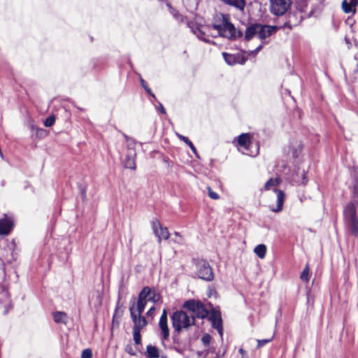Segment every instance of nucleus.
I'll return each mask as SVG.
<instances>
[{
    "label": "nucleus",
    "instance_id": "393cba45",
    "mask_svg": "<svg viewBox=\"0 0 358 358\" xmlns=\"http://www.w3.org/2000/svg\"><path fill=\"white\" fill-rule=\"evenodd\" d=\"M0 303H3L5 306L10 304L9 294L3 288L0 289Z\"/></svg>",
    "mask_w": 358,
    "mask_h": 358
},
{
    "label": "nucleus",
    "instance_id": "c756f323",
    "mask_svg": "<svg viewBox=\"0 0 358 358\" xmlns=\"http://www.w3.org/2000/svg\"><path fill=\"white\" fill-rule=\"evenodd\" d=\"M133 336L135 344L140 345L141 343V331L133 330Z\"/></svg>",
    "mask_w": 358,
    "mask_h": 358
},
{
    "label": "nucleus",
    "instance_id": "6e6552de",
    "mask_svg": "<svg viewBox=\"0 0 358 358\" xmlns=\"http://www.w3.org/2000/svg\"><path fill=\"white\" fill-rule=\"evenodd\" d=\"M196 273L198 276L203 280L206 281H211L214 278L212 268L209 264L204 261L200 260L196 262Z\"/></svg>",
    "mask_w": 358,
    "mask_h": 358
},
{
    "label": "nucleus",
    "instance_id": "7ed1b4c3",
    "mask_svg": "<svg viewBox=\"0 0 358 358\" xmlns=\"http://www.w3.org/2000/svg\"><path fill=\"white\" fill-rule=\"evenodd\" d=\"M159 299V295L155 289L145 287L139 293L136 303L135 302V310L143 313L148 301L155 303Z\"/></svg>",
    "mask_w": 358,
    "mask_h": 358
},
{
    "label": "nucleus",
    "instance_id": "58836bf2",
    "mask_svg": "<svg viewBox=\"0 0 358 358\" xmlns=\"http://www.w3.org/2000/svg\"><path fill=\"white\" fill-rule=\"evenodd\" d=\"M125 350L127 353L131 355H135L136 352L133 350L132 347L131 345H127L125 348Z\"/></svg>",
    "mask_w": 358,
    "mask_h": 358
},
{
    "label": "nucleus",
    "instance_id": "72a5a7b5",
    "mask_svg": "<svg viewBox=\"0 0 358 358\" xmlns=\"http://www.w3.org/2000/svg\"><path fill=\"white\" fill-rule=\"evenodd\" d=\"M273 338L268 339L257 340V348H262L272 341Z\"/></svg>",
    "mask_w": 358,
    "mask_h": 358
},
{
    "label": "nucleus",
    "instance_id": "b1692460",
    "mask_svg": "<svg viewBox=\"0 0 358 358\" xmlns=\"http://www.w3.org/2000/svg\"><path fill=\"white\" fill-rule=\"evenodd\" d=\"M53 318L55 322L57 323H66L67 320V315L64 312H55L53 313Z\"/></svg>",
    "mask_w": 358,
    "mask_h": 358
},
{
    "label": "nucleus",
    "instance_id": "9d476101",
    "mask_svg": "<svg viewBox=\"0 0 358 358\" xmlns=\"http://www.w3.org/2000/svg\"><path fill=\"white\" fill-rule=\"evenodd\" d=\"M152 229L159 243H161L162 239L167 240L170 236L168 229L162 227L159 221L156 219L152 221Z\"/></svg>",
    "mask_w": 358,
    "mask_h": 358
},
{
    "label": "nucleus",
    "instance_id": "f704fd0d",
    "mask_svg": "<svg viewBox=\"0 0 358 358\" xmlns=\"http://www.w3.org/2000/svg\"><path fill=\"white\" fill-rule=\"evenodd\" d=\"M92 352L90 349H85L83 351L81 358H92Z\"/></svg>",
    "mask_w": 358,
    "mask_h": 358
},
{
    "label": "nucleus",
    "instance_id": "2f4dec72",
    "mask_svg": "<svg viewBox=\"0 0 358 358\" xmlns=\"http://www.w3.org/2000/svg\"><path fill=\"white\" fill-rule=\"evenodd\" d=\"M55 122V117L54 115H52V116H50L49 117H48L45 120L44 125L47 127H51L52 125H53Z\"/></svg>",
    "mask_w": 358,
    "mask_h": 358
},
{
    "label": "nucleus",
    "instance_id": "dca6fc26",
    "mask_svg": "<svg viewBox=\"0 0 358 358\" xmlns=\"http://www.w3.org/2000/svg\"><path fill=\"white\" fill-rule=\"evenodd\" d=\"M103 301V292L101 290L94 291L90 298L89 303L94 308L98 309L101 307Z\"/></svg>",
    "mask_w": 358,
    "mask_h": 358
},
{
    "label": "nucleus",
    "instance_id": "cd10ccee",
    "mask_svg": "<svg viewBox=\"0 0 358 358\" xmlns=\"http://www.w3.org/2000/svg\"><path fill=\"white\" fill-rule=\"evenodd\" d=\"M309 271H310V268H309L308 265L307 264V265H306V266L304 267L303 270L302 271V272L300 275V278L302 281H304L306 282L309 281V279H310Z\"/></svg>",
    "mask_w": 358,
    "mask_h": 358
},
{
    "label": "nucleus",
    "instance_id": "f03ea898",
    "mask_svg": "<svg viewBox=\"0 0 358 358\" xmlns=\"http://www.w3.org/2000/svg\"><path fill=\"white\" fill-rule=\"evenodd\" d=\"M281 180L279 178H271L268 180L264 187V190L268 192V196L275 197L276 199V206L269 205V208L273 212H279L282 209L285 194L283 192L278 189Z\"/></svg>",
    "mask_w": 358,
    "mask_h": 358
},
{
    "label": "nucleus",
    "instance_id": "79ce46f5",
    "mask_svg": "<svg viewBox=\"0 0 358 358\" xmlns=\"http://www.w3.org/2000/svg\"><path fill=\"white\" fill-rule=\"evenodd\" d=\"M159 110H160V112L162 113H163V114L166 113V110L162 104H159Z\"/></svg>",
    "mask_w": 358,
    "mask_h": 358
},
{
    "label": "nucleus",
    "instance_id": "f8f14e48",
    "mask_svg": "<svg viewBox=\"0 0 358 358\" xmlns=\"http://www.w3.org/2000/svg\"><path fill=\"white\" fill-rule=\"evenodd\" d=\"M289 0H270L271 11L276 15H283L289 7Z\"/></svg>",
    "mask_w": 358,
    "mask_h": 358
},
{
    "label": "nucleus",
    "instance_id": "473e14b6",
    "mask_svg": "<svg viewBox=\"0 0 358 358\" xmlns=\"http://www.w3.org/2000/svg\"><path fill=\"white\" fill-rule=\"evenodd\" d=\"M302 115H303V112L302 110L299 108H295L293 111H292V116L294 117H296L298 118V120H301V118H302Z\"/></svg>",
    "mask_w": 358,
    "mask_h": 358
},
{
    "label": "nucleus",
    "instance_id": "4468645a",
    "mask_svg": "<svg viewBox=\"0 0 358 358\" xmlns=\"http://www.w3.org/2000/svg\"><path fill=\"white\" fill-rule=\"evenodd\" d=\"M159 327L161 330V339L162 341L167 340L169 337V329L168 327V320H167V312L164 308L163 310L162 314L160 317L159 322Z\"/></svg>",
    "mask_w": 358,
    "mask_h": 358
},
{
    "label": "nucleus",
    "instance_id": "39448f33",
    "mask_svg": "<svg viewBox=\"0 0 358 358\" xmlns=\"http://www.w3.org/2000/svg\"><path fill=\"white\" fill-rule=\"evenodd\" d=\"M344 218L350 231L355 236H358V220L357 218V210L353 203H348L343 211Z\"/></svg>",
    "mask_w": 358,
    "mask_h": 358
},
{
    "label": "nucleus",
    "instance_id": "c03bdc74",
    "mask_svg": "<svg viewBox=\"0 0 358 358\" xmlns=\"http://www.w3.org/2000/svg\"><path fill=\"white\" fill-rule=\"evenodd\" d=\"M206 358H210V357H209L208 353L206 355Z\"/></svg>",
    "mask_w": 358,
    "mask_h": 358
},
{
    "label": "nucleus",
    "instance_id": "2eb2a0df",
    "mask_svg": "<svg viewBox=\"0 0 358 358\" xmlns=\"http://www.w3.org/2000/svg\"><path fill=\"white\" fill-rule=\"evenodd\" d=\"M278 27L275 26L262 25L257 24V37L264 40L269 37L273 33L276 31Z\"/></svg>",
    "mask_w": 358,
    "mask_h": 358
},
{
    "label": "nucleus",
    "instance_id": "a211bd4d",
    "mask_svg": "<svg viewBox=\"0 0 358 358\" xmlns=\"http://www.w3.org/2000/svg\"><path fill=\"white\" fill-rule=\"evenodd\" d=\"M357 3L358 0H350V2H348L347 0H343L342 2V8L345 13H355Z\"/></svg>",
    "mask_w": 358,
    "mask_h": 358
},
{
    "label": "nucleus",
    "instance_id": "6ab92c4d",
    "mask_svg": "<svg viewBox=\"0 0 358 358\" xmlns=\"http://www.w3.org/2000/svg\"><path fill=\"white\" fill-rule=\"evenodd\" d=\"M210 320L212 322L213 327L216 329L219 333V334L222 336V320L221 317L218 314H213L210 316Z\"/></svg>",
    "mask_w": 358,
    "mask_h": 358
},
{
    "label": "nucleus",
    "instance_id": "f257e3e1",
    "mask_svg": "<svg viewBox=\"0 0 358 358\" xmlns=\"http://www.w3.org/2000/svg\"><path fill=\"white\" fill-rule=\"evenodd\" d=\"M194 34L206 42H210L208 35L215 36L216 34L227 38H233L236 36V30L234 26L229 22L227 15L220 14L217 15L215 22L212 27L203 26L197 27L193 30Z\"/></svg>",
    "mask_w": 358,
    "mask_h": 358
},
{
    "label": "nucleus",
    "instance_id": "0eeeda50",
    "mask_svg": "<svg viewBox=\"0 0 358 358\" xmlns=\"http://www.w3.org/2000/svg\"><path fill=\"white\" fill-rule=\"evenodd\" d=\"M130 315L134 323L133 330L141 331L148 324V322L145 317L142 316L143 313L135 310V301L130 302L129 306Z\"/></svg>",
    "mask_w": 358,
    "mask_h": 358
},
{
    "label": "nucleus",
    "instance_id": "412c9836",
    "mask_svg": "<svg viewBox=\"0 0 358 358\" xmlns=\"http://www.w3.org/2000/svg\"><path fill=\"white\" fill-rule=\"evenodd\" d=\"M303 144L301 141H296L294 145H292V157L299 159L302 153Z\"/></svg>",
    "mask_w": 358,
    "mask_h": 358
},
{
    "label": "nucleus",
    "instance_id": "e433bc0d",
    "mask_svg": "<svg viewBox=\"0 0 358 358\" xmlns=\"http://www.w3.org/2000/svg\"><path fill=\"white\" fill-rule=\"evenodd\" d=\"M210 340L211 337L208 334L204 335L201 338L202 343H203L204 345H209L210 343Z\"/></svg>",
    "mask_w": 358,
    "mask_h": 358
},
{
    "label": "nucleus",
    "instance_id": "aec40b11",
    "mask_svg": "<svg viewBox=\"0 0 358 358\" xmlns=\"http://www.w3.org/2000/svg\"><path fill=\"white\" fill-rule=\"evenodd\" d=\"M237 144L238 145L245 148L248 149V147L250 144V136L249 134H242L237 137Z\"/></svg>",
    "mask_w": 358,
    "mask_h": 358
},
{
    "label": "nucleus",
    "instance_id": "7c9ffc66",
    "mask_svg": "<svg viewBox=\"0 0 358 358\" xmlns=\"http://www.w3.org/2000/svg\"><path fill=\"white\" fill-rule=\"evenodd\" d=\"M207 190H208V196L210 199L217 200L220 198L219 194L217 193H216L215 192L213 191V189L210 187H207Z\"/></svg>",
    "mask_w": 358,
    "mask_h": 358
},
{
    "label": "nucleus",
    "instance_id": "4be33fe9",
    "mask_svg": "<svg viewBox=\"0 0 358 358\" xmlns=\"http://www.w3.org/2000/svg\"><path fill=\"white\" fill-rule=\"evenodd\" d=\"M267 248L264 244L257 245L254 248V252L260 259H264L266 254Z\"/></svg>",
    "mask_w": 358,
    "mask_h": 358
},
{
    "label": "nucleus",
    "instance_id": "9b49d317",
    "mask_svg": "<svg viewBox=\"0 0 358 358\" xmlns=\"http://www.w3.org/2000/svg\"><path fill=\"white\" fill-rule=\"evenodd\" d=\"M124 137L128 142L127 146L129 147V152L124 161V166L127 169H130L134 170L136 169V163H135L136 153L134 150L133 147H134L135 143L133 140L129 138L127 136H124Z\"/></svg>",
    "mask_w": 358,
    "mask_h": 358
},
{
    "label": "nucleus",
    "instance_id": "f3484780",
    "mask_svg": "<svg viewBox=\"0 0 358 358\" xmlns=\"http://www.w3.org/2000/svg\"><path fill=\"white\" fill-rule=\"evenodd\" d=\"M222 55L225 62L229 65H234L235 64H243L245 62V59L238 55H231L223 52Z\"/></svg>",
    "mask_w": 358,
    "mask_h": 358
},
{
    "label": "nucleus",
    "instance_id": "ddd939ff",
    "mask_svg": "<svg viewBox=\"0 0 358 358\" xmlns=\"http://www.w3.org/2000/svg\"><path fill=\"white\" fill-rule=\"evenodd\" d=\"M14 226L13 217L7 214H4L3 217L0 218V235H8Z\"/></svg>",
    "mask_w": 358,
    "mask_h": 358
},
{
    "label": "nucleus",
    "instance_id": "20e7f679",
    "mask_svg": "<svg viewBox=\"0 0 358 358\" xmlns=\"http://www.w3.org/2000/svg\"><path fill=\"white\" fill-rule=\"evenodd\" d=\"M172 324L174 330L177 332L187 329L194 323V318L192 315H188L182 310L176 311L171 316Z\"/></svg>",
    "mask_w": 358,
    "mask_h": 358
},
{
    "label": "nucleus",
    "instance_id": "bb28decb",
    "mask_svg": "<svg viewBox=\"0 0 358 358\" xmlns=\"http://www.w3.org/2000/svg\"><path fill=\"white\" fill-rule=\"evenodd\" d=\"M224 3L234 6L239 9H243L245 7V0H222Z\"/></svg>",
    "mask_w": 358,
    "mask_h": 358
},
{
    "label": "nucleus",
    "instance_id": "c85d7f7f",
    "mask_svg": "<svg viewBox=\"0 0 358 358\" xmlns=\"http://www.w3.org/2000/svg\"><path fill=\"white\" fill-rule=\"evenodd\" d=\"M176 136L180 140H182L183 142H185V144H187L190 148V149L192 150L193 152L196 153V148L194 146L193 143L188 139V138H187L180 134H178V133L176 134Z\"/></svg>",
    "mask_w": 358,
    "mask_h": 358
},
{
    "label": "nucleus",
    "instance_id": "a19ab883",
    "mask_svg": "<svg viewBox=\"0 0 358 358\" xmlns=\"http://www.w3.org/2000/svg\"><path fill=\"white\" fill-rule=\"evenodd\" d=\"M174 234H175V236L178 237V239L174 240V241L176 243H180V241L182 239L181 236L179 235V234L178 232H175Z\"/></svg>",
    "mask_w": 358,
    "mask_h": 358
},
{
    "label": "nucleus",
    "instance_id": "c9c22d12",
    "mask_svg": "<svg viewBox=\"0 0 358 358\" xmlns=\"http://www.w3.org/2000/svg\"><path fill=\"white\" fill-rule=\"evenodd\" d=\"M141 84L149 94H150L152 97H155V95L152 93L150 89L147 86L145 80L143 78H141Z\"/></svg>",
    "mask_w": 358,
    "mask_h": 358
},
{
    "label": "nucleus",
    "instance_id": "a878e982",
    "mask_svg": "<svg viewBox=\"0 0 358 358\" xmlns=\"http://www.w3.org/2000/svg\"><path fill=\"white\" fill-rule=\"evenodd\" d=\"M254 36H257V24L247 28L245 37L246 40H250Z\"/></svg>",
    "mask_w": 358,
    "mask_h": 358
},
{
    "label": "nucleus",
    "instance_id": "37998d69",
    "mask_svg": "<svg viewBox=\"0 0 358 358\" xmlns=\"http://www.w3.org/2000/svg\"><path fill=\"white\" fill-rule=\"evenodd\" d=\"M262 45H259V47L257 48V49L255 50L256 52H258L261 49H262Z\"/></svg>",
    "mask_w": 358,
    "mask_h": 358
},
{
    "label": "nucleus",
    "instance_id": "1a4fd4ad",
    "mask_svg": "<svg viewBox=\"0 0 358 358\" xmlns=\"http://www.w3.org/2000/svg\"><path fill=\"white\" fill-rule=\"evenodd\" d=\"M183 307L191 311L194 315H195L198 317L203 318L207 315V312L204 306L201 302L198 301H187L185 303Z\"/></svg>",
    "mask_w": 358,
    "mask_h": 358
},
{
    "label": "nucleus",
    "instance_id": "423d86ee",
    "mask_svg": "<svg viewBox=\"0 0 358 358\" xmlns=\"http://www.w3.org/2000/svg\"><path fill=\"white\" fill-rule=\"evenodd\" d=\"M302 163L299 159L297 161V165H294V169H292V184L296 185H306L308 178L307 177L308 168L301 166Z\"/></svg>",
    "mask_w": 358,
    "mask_h": 358
},
{
    "label": "nucleus",
    "instance_id": "4c0bfd02",
    "mask_svg": "<svg viewBox=\"0 0 358 358\" xmlns=\"http://www.w3.org/2000/svg\"><path fill=\"white\" fill-rule=\"evenodd\" d=\"M155 306H152L148 310V312L146 313V315L148 317H153L154 314H155Z\"/></svg>",
    "mask_w": 358,
    "mask_h": 358
},
{
    "label": "nucleus",
    "instance_id": "5701e85b",
    "mask_svg": "<svg viewBox=\"0 0 358 358\" xmlns=\"http://www.w3.org/2000/svg\"><path fill=\"white\" fill-rule=\"evenodd\" d=\"M146 355L148 358H158L159 357V350L155 346L149 345L147 346Z\"/></svg>",
    "mask_w": 358,
    "mask_h": 358
},
{
    "label": "nucleus",
    "instance_id": "ea45409f",
    "mask_svg": "<svg viewBox=\"0 0 358 358\" xmlns=\"http://www.w3.org/2000/svg\"><path fill=\"white\" fill-rule=\"evenodd\" d=\"M239 352L241 355V357L242 358H248L247 352L243 348H240L239 349Z\"/></svg>",
    "mask_w": 358,
    "mask_h": 358
}]
</instances>
